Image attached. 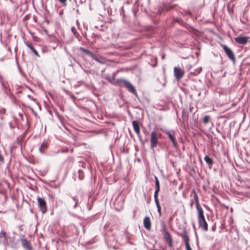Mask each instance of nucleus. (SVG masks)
Masks as SVG:
<instances>
[{
    "label": "nucleus",
    "mask_w": 250,
    "mask_h": 250,
    "mask_svg": "<svg viewBox=\"0 0 250 250\" xmlns=\"http://www.w3.org/2000/svg\"><path fill=\"white\" fill-rule=\"evenodd\" d=\"M197 219L199 227L204 231L208 229V225L205 220L203 209L197 211Z\"/></svg>",
    "instance_id": "f257e3e1"
},
{
    "label": "nucleus",
    "mask_w": 250,
    "mask_h": 250,
    "mask_svg": "<svg viewBox=\"0 0 250 250\" xmlns=\"http://www.w3.org/2000/svg\"><path fill=\"white\" fill-rule=\"evenodd\" d=\"M121 84L127 88L131 93L137 95V93L134 86L128 81L125 80H120Z\"/></svg>",
    "instance_id": "f03ea898"
},
{
    "label": "nucleus",
    "mask_w": 250,
    "mask_h": 250,
    "mask_svg": "<svg viewBox=\"0 0 250 250\" xmlns=\"http://www.w3.org/2000/svg\"><path fill=\"white\" fill-rule=\"evenodd\" d=\"M162 232L164 233V237L171 248L173 247L172 239L170 233L167 230L166 228L164 226L162 229Z\"/></svg>",
    "instance_id": "7ed1b4c3"
},
{
    "label": "nucleus",
    "mask_w": 250,
    "mask_h": 250,
    "mask_svg": "<svg viewBox=\"0 0 250 250\" xmlns=\"http://www.w3.org/2000/svg\"><path fill=\"white\" fill-rule=\"evenodd\" d=\"M221 46L224 49L228 58L232 62H234L235 61V57L232 51L226 45L221 44Z\"/></svg>",
    "instance_id": "20e7f679"
},
{
    "label": "nucleus",
    "mask_w": 250,
    "mask_h": 250,
    "mask_svg": "<svg viewBox=\"0 0 250 250\" xmlns=\"http://www.w3.org/2000/svg\"><path fill=\"white\" fill-rule=\"evenodd\" d=\"M158 144V135L155 131L151 133L150 146L152 148L156 147Z\"/></svg>",
    "instance_id": "39448f33"
},
{
    "label": "nucleus",
    "mask_w": 250,
    "mask_h": 250,
    "mask_svg": "<svg viewBox=\"0 0 250 250\" xmlns=\"http://www.w3.org/2000/svg\"><path fill=\"white\" fill-rule=\"evenodd\" d=\"M191 196H193V201H194L197 210H200L203 209L201 206L200 205L199 200L197 193L194 189H193L191 192Z\"/></svg>",
    "instance_id": "423d86ee"
},
{
    "label": "nucleus",
    "mask_w": 250,
    "mask_h": 250,
    "mask_svg": "<svg viewBox=\"0 0 250 250\" xmlns=\"http://www.w3.org/2000/svg\"><path fill=\"white\" fill-rule=\"evenodd\" d=\"M37 201L39 206L42 213H44L46 211V202L43 198L38 197Z\"/></svg>",
    "instance_id": "0eeeda50"
},
{
    "label": "nucleus",
    "mask_w": 250,
    "mask_h": 250,
    "mask_svg": "<svg viewBox=\"0 0 250 250\" xmlns=\"http://www.w3.org/2000/svg\"><path fill=\"white\" fill-rule=\"evenodd\" d=\"M174 76L176 80H180L184 75L185 72L180 67H175L174 68Z\"/></svg>",
    "instance_id": "6e6552de"
},
{
    "label": "nucleus",
    "mask_w": 250,
    "mask_h": 250,
    "mask_svg": "<svg viewBox=\"0 0 250 250\" xmlns=\"http://www.w3.org/2000/svg\"><path fill=\"white\" fill-rule=\"evenodd\" d=\"M249 38L248 37L240 36L235 38L234 40L238 44L245 45L248 42Z\"/></svg>",
    "instance_id": "1a4fd4ad"
},
{
    "label": "nucleus",
    "mask_w": 250,
    "mask_h": 250,
    "mask_svg": "<svg viewBox=\"0 0 250 250\" xmlns=\"http://www.w3.org/2000/svg\"><path fill=\"white\" fill-rule=\"evenodd\" d=\"M165 133L168 135V138L173 143L175 147L176 146L177 142L175 138V132L170 131H166Z\"/></svg>",
    "instance_id": "9d476101"
},
{
    "label": "nucleus",
    "mask_w": 250,
    "mask_h": 250,
    "mask_svg": "<svg viewBox=\"0 0 250 250\" xmlns=\"http://www.w3.org/2000/svg\"><path fill=\"white\" fill-rule=\"evenodd\" d=\"M22 246L26 250H32L31 246L30 245L29 242L26 239L22 238L21 240Z\"/></svg>",
    "instance_id": "9b49d317"
},
{
    "label": "nucleus",
    "mask_w": 250,
    "mask_h": 250,
    "mask_svg": "<svg viewBox=\"0 0 250 250\" xmlns=\"http://www.w3.org/2000/svg\"><path fill=\"white\" fill-rule=\"evenodd\" d=\"M144 225L145 228L149 230L151 228V222L149 217H145L144 219Z\"/></svg>",
    "instance_id": "f8f14e48"
},
{
    "label": "nucleus",
    "mask_w": 250,
    "mask_h": 250,
    "mask_svg": "<svg viewBox=\"0 0 250 250\" xmlns=\"http://www.w3.org/2000/svg\"><path fill=\"white\" fill-rule=\"evenodd\" d=\"M132 125L133 127V128L134 129V131L138 135L140 134V127L138 125V123L136 121H133L132 122Z\"/></svg>",
    "instance_id": "ddd939ff"
},
{
    "label": "nucleus",
    "mask_w": 250,
    "mask_h": 250,
    "mask_svg": "<svg viewBox=\"0 0 250 250\" xmlns=\"http://www.w3.org/2000/svg\"><path fill=\"white\" fill-rule=\"evenodd\" d=\"M155 185L156 187V189L154 192V195H158V193L160 191V183L158 180V178L156 176H155Z\"/></svg>",
    "instance_id": "4468645a"
},
{
    "label": "nucleus",
    "mask_w": 250,
    "mask_h": 250,
    "mask_svg": "<svg viewBox=\"0 0 250 250\" xmlns=\"http://www.w3.org/2000/svg\"><path fill=\"white\" fill-rule=\"evenodd\" d=\"M182 238L185 242V244H189V238L187 234L186 231H184L182 234Z\"/></svg>",
    "instance_id": "2eb2a0df"
},
{
    "label": "nucleus",
    "mask_w": 250,
    "mask_h": 250,
    "mask_svg": "<svg viewBox=\"0 0 250 250\" xmlns=\"http://www.w3.org/2000/svg\"><path fill=\"white\" fill-rule=\"evenodd\" d=\"M182 238L185 242V244H189V238L187 234L186 231H184L182 234Z\"/></svg>",
    "instance_id": "dca6fc26"
},
{
    "label": "nucleus",
    "mask_w": 250,
    "mask_h": 250,
    "mask_svg": "<svg viewBox=\"0 0 250 250\" xmlns=\"http://www.w3.org/2000/svg\"><path fill=\"white\" fill-rule=\"evenodd\" d=\"M158 195H154V200H155V202L156 203V206H157V208H158V211L159 212V213L161 214V207H160V204H159V200H158Z\"/></svg>",
    "instance_id": "f3484780"
},
{
    "label": "nucleus",
    "mask_w": 250,
    "mask_h": 250,
    "mask_svg": "<svg viewBox=\"0 0 250 250\" xmlns=\"http://www.w3.org/2000/svg\"><path fill=\"white\" fill-rule=\"evenodd\" d=\"M80 50L82 51L83 53H85V54L90 56L91 58L93 56L94 54L91 52L90 50L84 49L83 47H80Z\"/></svg>",
    "instance_id": "a211bd4d"
},
{
    "label": "nucleus",
    "mask_w": 250,
    "mask_h": 250,
    "mask_svg": "<svg viewBox=\"0 0 250 250\" xmlns=\"http://www.w3.org/2000/svg\"><path fill=\"white\" fill-rule=\"evenodd\" d=\"M92 58L93 60H95L96 61H97V62H99L101 64H104V63H105V61H104V59H103L102 58H100L97 57L94 54L92 57Z\"/></svg>",
    "instance_id": "6ab92c4d"
},
{
    "label": "nucleus",
    "mask_w": 250,
    "mask_h": 250,
    "mask_svg": "<svg viewBox=\"0 0 250 250\" xmlns=\"http://www.w3.org/2000/svg\"><path fill=\"white\" fill-rule=\"evenodd\" d=\"M205 161L209 165L212 166L213 164L212 159L208 156H206L204 158Z\"/></svg>",
    "instance_id": "aec40b11"
},
{
    "label": "nucleus",
    "mask_w": 250,
    "mask_h": 250,
    "mask_svg": "<svg viewBox=\"0 0 250 250\" xmlns=\"http://www.w3.org/2000/svg\"><path fill=\"white\" fill-rule=\"evenodd\" d=\"M210 120V117L208 115L205 116L203 119V122L205 124H207L208 123Z\"/></svg>",
    "instance_id": "412c9836"
},
{
    "label": "nucleus",
    "mask_w": 250,
    "mask_h": 250,
    "mask_svg": "<svg viewBox=\"0 0 250 250\" xmlns=\"http://www.w3.org/2000/svg\"><path fill=\"white\" fill-rule=\"evenodd\" d=\"M41 146L43 149H46L48 147L47 142L45 141H43Z\"/></svg>",
    "instance_id": "4be33fe9"
},
{
    "label": "nucleus",
    "mask_w": 250,
    "mask_h": 250,
    "mask_svg": "<svg viewBox=\"0 0 250 250\" xmlns=\"http://www.w3.org/2000/svg\"><path fill=\"white\" fill-rule=\"evenodd\" d=\"M202 69L201 68H199L197 69H196V71L195 72H191V74L194 75H196L198 74H199L200 72L201 71Z\"/></svg>",
    "instance_id": "5701e85b"
},
{
    "label": "nucleus",
    "mask_w": 250,
    "mask_h": 250,
    "mask_svg": "<svg viewBox=\"0 0 250 250\" xmlns=\"http://www.w3.org/2000/svg\"><path fill=\"white\" fill-rule=\"evenodd\" d=\"M0 238H3L4 240H6V233L4 231H1L0 232Z\"/></svg>",
    "instance_id": "b1692460"
},
{
    "label": "nucleus",
    "mask_w": 250,
    "mask_h": 250,
    "mask_svg": "<svg viewBox=\"0 0 250 250\" xmlns=\"http://www.w3.org/2000/svg\"><path fill=\"white\" fill-rule=\"evenodd\" d=\"M72 200L73 201L75 202V204L74 205V208H76L77 206V203H78V199H77L76 197H73L72 198Z\"/></svg>",
    "instance_id": "393cba45"
},
{
    "label": "nucleus",
    "mask_w": 250,
    "mask_h": 250,
    "mask_svg": "<svg viewBox=\"0 0 250 250\" xmlns=\"http://www.w3.org/2000/svg\"><path fill=\"white\" fill-rule=\"evenodd\" d=\"M60 3H61L63 6H66L67 5V0H58Z\"/></svg>",
    "instance_id": "a878e982"
},
{
    "label": "nucleus",
    "mask_w": 250,
    "mask_h": 250,
    "mask_svg": "<svg viewBox=\"0 0 250 250\" xmlns=\"http://www.w3.org/2000/svg\"><path fill=\"white\" fill-rule=\"evenodd\" d=\"M31 50L34 53V54L35 55H36L37 56H39L38 52L37 51V50H35L33 47L32 48H31Z\"/></svg>",
    "instance_id": "bb28decb"
},
{
    "label": "nucleus",
    "mask_w": 250,
    "mask_h": 250,
    "mask_svg": "<svg viewBox=\"0 0 250 250\" xmlns=\"http://www.w3.org/2000/svg\"><path fill=\"white\" fill-rule=\"evenodd\" d=\"M187 250H192L189 244H185Z\"/></svg>",
    "instance_id": "cd10ccee"
},
{
    "label": "nucleus",
    "mask_w": 250,
    "mask_h": 250,
    "mask_svg": "<svg viewBox=\"0 0 250 250\" xmlns=\"http://www.w3.org/2000/svg\"><path fill=\"white\" fill-rule=\"evenodd\" d=\"M43 149L40 146V147L39 148V151L41 153H43Z\"/></svg>",
    "instance_id": "c85d7f7f"
},
{
    "label": "nucleus",
    "mask_w": 250,
    "mask_h": 250,
    "mask_svg": "<svg viewBox=\"0 0 250 250\" xmlns=\"http://www.w3.org/2000/svg\"><path fill=\"white\" fill-rule=\"evenodd\" d=\"M27 46H28V47L31 50V48H33V47L30 45L29 44H26Z\"/></svg>",
    "instance_id": "c756f323"
},
{
    "label": "nucleus",
    "mask_w": 250,
    "mask_h": 250,
    "mask_svg": "<svg viewBox=\"0 0 250 250\" xmlns=\"http://www.w3.org/2000/svg\"><path fill=\"white\" fill-rule=\"evenodd\" d=\"M193 203H194L193 200H191V201H190V206H191V207H192V205H193Z\"/></svg>",
    "instance_id": "7c9ffc66"
},
{
    "label": "nucleus",
    "mask_w": 250,
    "mask_h": 250,
    "mask_svg": "<svg viewBox=\"0 0 250 250\" xmlns=\"http://www.w3.org/2000/svg\"><path fill=\"white\" fill-rule=\"evenodd\" d=\"M77 11V13H79V10H78V9L77 10V11Z\"/></svg>",
    "instance_id": "2f4dec72"
}]
</instances>
